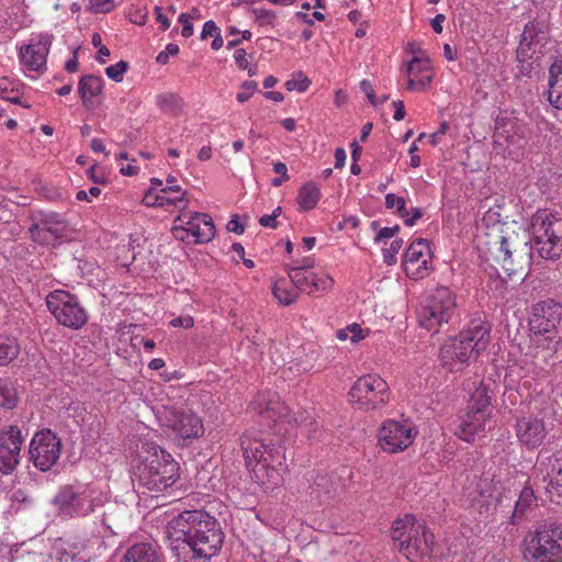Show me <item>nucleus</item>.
Instances as JSON below:
<instances>
[{"instance_id": "680f3d73", "label": "nucleus", "mask_w": 562, "mask_h": 562, "mask_svg": "<svg viewBox=\"0 0 562 562\" xmlns=\"http://www.w3.org/2000/svg\"><path fill=\"white\" fill-rule=\"evenodd\" d=\"M348 329H349V333H351L350 340L352 342H358V341L362 340L369 331L367 329L364 333V330L361 328V326L359 324H352V325L348 326Z\"/></svg>"}, {"instance_id": "473e14b6", "label": "nucleus", "mask_w": 562, "mask_h": 562, "mask_svg": "<svg viewBox=\"0 0 562 562\" xmlns=\"http://www.w3.org/2000/svg\"><path fill=\"white\" fill-rule=\"evenodd\" d=\"M18 339L12 336L0 335V366L12 362L20 353Z\"/></svg>"}, {"instance_id": "bb28decb", "label": "nucleus", "mask_w": 562, "mask_h": 562, "mask_svg": "<svg viewBox=\"0 0 562 562\" xmlns=\"http://www.w3.org/2000/svg\"><path fill=\"white\" fill-rule=\"evenodd\" d=\"M272 397L266 398L263 395H260L256 402L254 403V409L269 419H273L277 422L279 418L285 416V412H288V407L280 403L278 398Z\"/></svg>"}, {"instance_id": "a878e982", "label": "nucleus", "mask_w": 562, "mask_h": 562, "mask_svg": "<svg viewBox=\"0 0 562 562\" xmlns=\"http://www.w3.org/2000/svg\"><path fill=\"white\" fill-rule=\"evenodd\" d=\"M549 74L548 99L554 108L562 109V60L554 61Z\"/></svg>"}, {"instance_id": "4c0bfd02", "label": "nucleus", "mask_w": 562, "mask_h": 562, "mask_svg": "<svg viewBox=\"0 0 562 562\" xmlns=\"http://www.w3.org/2000/svg\"><path fill=\"white\" fill-rule=\"evenodd\" d=\"M157 105L165 112L178 114L182 110V100L178 94L167 92L157 97Z\"/></svg>"}, {"instance_id": "4468645a", "label": "nucleus", "mask_w": 562, "mask_h": 562, "mask_svg": "<svg viewBox=\"0 0 562 562\" xmlns=\"http://www.w3.org/2000/svg\"><path fill=\"white\" fill-rule=\"evenodd\" d=\"M67 221L56 212L43 215L29 228L31 239L38 245H55L67 236Z\"/></svg>"}, {"instance_id": "6e6552de", "label": "nucleus", "mask_w": 562, "mask_h": 562, "mask_svg": "<svg viewBox=\"0 0 562 562\" xmlns=\"http://www.w3.org/2000/svg\"><path fill=\"white\" fill-rule=\"evenodd\" d=\"M391 537L395 547L411 561H417L430 554L427 531L422 525L415 524V517L412 515H406L393 522Z\"/></svg>"}, {"instance_id": "603ef678", "label": "nucleus", "mask_w": 562, "mask_h": 562, "mask_svg": "<svg viewBox=\"0 0 562 562\" xmlns=\"http://www.w3.org/2000/svg\"><path fill=\"white\" fill-rule=\"evenodd\" d=\"M252 12L256 15L257 21H259L261 25L268 24L273 26V21L276 19V13L273 11L265 9H254Z\"/></svg>"}, {"instance_id": "a19ab883", "label": "nucleus", "mask_w": 562, "mask_h": 562, "mask_svg": "<svg viewBox=\"0 0 562 562\" xmlns=\"http://www.w3.org/2000/svg\"><path fill=\"white\" fill-rule=\"evenodd\" d=\"M288 274L293 285L300 291H308L311 289V279L305 271L294 268H288Z\"/></svg>"}, {"instance_id": "4be33fe9", "label": "nucleus", "mask_w": 562, "mask_h": 562, "mask_svg": "<svg viewBox=\"0 0 562 562\" xmlns=\"http://www.w3.org/2000/svg\"><path fill=\"white\" fill-rule=\"evenodd\" d=\"M488 416L490 413L476 412L475 409L469 408L465 418L459 425V429L456 434L464 441L470 442L474 440L475 434L483 429Z\"/></svg>"}, {"instance_id": "c756f323", "label": "nucleus", "mask_w": 562, "mask_h": 562, "mask_svg": "<svg viewBox=\"0 0 562 562\" xmlns=\"http://www.w3.org/2000/svg\"><path fill=\"white\" fill-rule=\"evenodd\" d=\"M103 88V82L100 77L94 75H86L81 77L78 83V91L82 99L83 105H87L88 98L97 97L101 93Z\"/></svg>"}, {"instance_id": "bf43d9fd", "label": "nucleus", "mask_w": 562, "mask_h": 562, "mask_svg": "<svg viewBox=\"0 0 562 562\" xmlns=\"http://www.w3.org/2000/svg\"><path fill=\"white\" fill-rule=\"evenodd\" d=\"M294 422L301 427H312L316 422L315 419L308 415L306 412H297L294 416Z\"/></svg>"}, {"instance_id": "412c9836", "label": "nucleus", "mask_w": 562, "mask_h": 562, "mask_svg": "<svg viewBox=\"0 0 562 562\" xmlns=\"http://www.w3.org/2000/svg\"><path fill=\"white\" fill-rule=\"evenodd\" d=\"M50 41L42 37L35 44L24 45L20 49V58L30 70H40L46 63Z\"/></svg>"}, {"instance_id": "20e7f679", "label": "nucleus", "mask_w": 562, "mask_h": 562, "mask_svg": "<svg viewBox=\"0 0 562 562\" xmlns=\"http://www.w3.org/2000/svg\"><path fill=\"white\" fill-rule=\"evenodd\" d=\"M532 248L525 233L519 236L512 232L499 236L490 250L506 277L521 279L530 266Z\"/></svg>"}, {"instance_id": "2f4dec72", "label": "nucleus", "mask_w": 562, "mask_h": 562, "mask_svg": "<svg viewBox=\"0 0 562 562\" xmlns=\"http://www.w3.org/2000/svg\"><path fill=\"white\" fill-rule=\"evenodd\" d=\"M536 497L531 487H524L520 491L519 498L515 503V509L510 517L512 524L516 525L522 519L527 509L535 503Z\"/></svg>"}, {"instance_id": "f704fd0d", "label": "nucleus", "mask_w": 562, "mask_h": 562, "mask_svg": "<svg viewBox=\"0 0 562 562\" xmlns=\"http://www.w3.org/2000/svg\"><path fill=\"white\" fill-rule=\"evenodd\" d=\"M24 438L18 426L10 425L0 430V445L4 448L21 451Z\"/></svg>"}, {"instance_id": "774afa93", "label": "nucleus", "mask_w": 562, "mask_h": 562, "mask_svg": "<svg viewBox=\"0 0 562 562\" xmlns=\"http://www.w3.org/2000/svg\"><path fill=\"white\" fill-rule=\"evenodd\" d=\"M246 50L244 48H238L235 50L234 53V58H235V61L237 64V66L240 68V69H246L248 68V61L246 59Z\"/></svg>"}, {"instance_id": "b1692460", "label": "nucleus", "mask_w": 562, "mask_h": 562, "mask_svg": "<svg viewBox=\"0 0 562 562\" xmlns=\"http://www.w3.org/2000/svg\"><path fill=\"white\" fill-rule=\"evenodd\" d=\"M120 562H162V560L151 544L140 542L130 547Z\"/></svg>"}, {"instance_id": "052dcab7", "label": "nucleus", "mask_w": 562, "mask_h": 562, "mask_svg": "<svg viewBox=\"0 0 562 562\" xmlns=\"http://www.w3.org/2000/svg\"><path fill=\"white\" fill-rule=\"evenodd\" d=\"M170 325L172 327L191 328L194 325V319L190 315H183L171 319Z\"/></svg>"}, {"instance_id": "2eb2a0df", "label": "nucleus", "mask_w": 562, "mask_h": 562, "mask_svg": "<svg viewBox=\"0 0 562 562\" xmlns=\"http://www.w3.org/2000/svg\"><path fill=\"white\" fill-rule=\"evenodd\" d=\"M549 40V25L543 20H533L525 25L516 55L524 58H538L544 54Z\"/></svg>"}, {"instance_id": "79ce46f5", "label": "nucleus", "mask_w": 562, "mask_h": 562, "mask_svg": "<svg viewBox=\"0 0 562 562\" xmlns=\"http://www.w3.org/2000/svg\"><path fill=\"white\" fill-rule=\"evenodd\" d=\"M284 459L285 452L281 446L265 445V454L262 459L265 460V463L268 462L270 464L281 465Z\"/></svg>"}, {"instance_id": "de8ad7c7", "label": "nucleus", "mask_w": 562, "mask_h": 562, "mask_svg": "<svg viewBox=\"0 0 562 562\" xmlns=\"http://www.w3.org/2000/svg\"><path fill=\"white\" fill-rule=\"evenodd\" d=\"M128 64L124 60H120L115 65H111L105 69V74L109 78L114 80L115 82H121L123 80V75L127 71Z\"/></svg>"}, {"instance_id": "0e129e2a", "label": "nucleus", "mask_w": 562, "mask_h": 562, "mask_svg": "<svg viewBox=\"0 0 562 562\" xmlns=\"http://www.w3.org/2000/svg\"><path fill=\"white\" fill-rule=\"evenodd\" d=\"M178 21L183 24L182 27V36L190 37L193 34V25L189 22V16L187 13H181L178 18Z\"/></svg>"}, {"instance_id": "dca6fc26", "label": "nucleus", "mask_w": 562, "mask_h": 562, "mask_svg": "<svg viewBox=\"0 0 562 562\" xmlns=\"http://www.w3.org/2000/svg\"><path fill=\"white\" fill-rule=\"evenodd\" d=\"M413 428L395 420H386L379 430V442L384 451L395 453L412 445Z\"/></svg>"}, {"instance_id": "393cba45", "label": "nucleus", "mask_w": 562, "mask_h": 562, "mask_svg": "<svg viewBox=\"0 0 562 562\" xmlns=\"http://www.w3.org/2000/svg\"><path fill=\"white\" fill-rule=\"evenodd\" d=\"M250 472L252 473L254 480L267 488L276 486L281 482L279 470L274 464L265 463V460L255 463Z\"/></svg>"}, {"instance_id": "7c9ffc66", "label": "nucleus", "mask_w": 562, "mask_h": 562, "mask_svg": "<svg viewBox=\"0 0 562 562\" xmlns=\"http://www.w3.org/2000/svg\"><path fill=\"white\" fill-rule=\"evenodd\" d=\"M321 198L319 188L314 182L304 183L297 195V203L304 211L313 210Z\"/></svg>"}, {"instance_id": "39448f33", "label": "nucleus", "mask_w": 562, "mask_h": 562, "mask_svg": "<svg viewBox=\"0 0 562 562\" xmlns=\"http://www.w3.org/2000/svg\"><path fill=\"white\" fill-rule=\"evenodd\" d=\"M148 457L143 467H138V481L151 492H162L179 479V464L161 447L146 443Z\"/></svg>"}, {"instance_id": "a211bd4d", "label": "nucleus", "mask_w": 562, "mask_h": 562, "mask_svg": "<svg viewBox=\"0 0 562 562\" xmlns=\"http://www.w3.org/2000/svg\"><path fill=\"white\" fill-rule=\"evenodd\" d=\"M430 249L427 241L419 238L413 241L404 254L403 266L408 278L418 280L428 271Z\"/></svg>"}, {"instance_id": "49530a36", "label": "nucleus", "mask_w": 562, "mask_h": 562, "mask_svg": "<svg viewBox=\"0 0 562 562\" xmlns=\"http://www.w3.org/2000/svg\"><path fill=\"white\" fill-rule=\"evenodd\" d=\"M404 241L402 238L394 239L389 248H383V259L387 266L396 262V254L402 249Z\"/></svg>"}, {"instance_id": "cd10ccee", "label": "nucleus", "mask_w": 562, "mask_h": 562, "mask_svg": "<svg viewBox=\"0 0 562 562\" xmlns=\"http://www.w3.org/2000/svg\"><path fill=\"white\" fill-rule=\"evenodd\" d=\"M53 504L58 508L59 515L72 516L79 506V496L71 486H64L54 497Z\"/></svg>"}, {"instance_id": "37998d69", "label": "nucleus", "mask_w": 562, "mask_h": 562, "mask_svg": "<svg viewBox=\"0 0 562 562\" xmlns=\"http://www.w3.org/2000/svg\"><path fill=\"white\" fill-rule=\"evenodd\" d=\"M55 555L59 562H86V559L80 557V552L77 551V547L70 549L56 547Z\"/></svg>"}, {"instance_id": "9d476101", "label": "nucleus", "mask_w": 562, "mask_h": 562, "mask_svg": "<svg viewBox=\"0 0 562 562\" xmlns=\"http://www.w3.org/2000/svg\"><path fill=\"white\" fill-rule=\"evenodd\" d=\"M46 305L56 321L65 327L80 329L88 322V313L79 299L67 291L50 292L46 297Z\"/></svg>"}, {"instance_id": "6e6d98bb", "label": "nucleus", "mask_w": 562, "mask_h": 562, "mask_svg": "<svg viewBox=\"0 0 562 562\" xmlns=\"http://www.w3.org/2000/svg\"><path fill=\"white\" fill-rule=\"evenodd\" d=\"M552 476V480H559V476L562 477V452H558L554 454V460L551 463V470L548 473Z\"/></svg>"}, {"instance_id": "09e8293b", "label": "nucleus", "mask_w": 562, "mask_h": 562, "mask_svg": "<svg viewBox=\"0 0 562 562\" xmlns=\"http://www.w3.org/2000/svg\"><path fill=\"white\" fill-rule=\"evenodd\" d=\"M429 59L428 58H420V57H414L406 67V72L408 76L417 75V72H423L428 70L429 68Z\"/></svg>"}, {"instance_id": "ea45409f", "label": "nucleus", "mask_w": 562, "mask_h": 562, "mask_svg": "<svg viewBox=\"0 0 562 562\" xmlns=\"http://www.w3.org/2000/svg\"><path fill=\"white\" fill-rule=\"evenodd\" d=\"M184 194L186 192H183L181 194V196L179 198H176V199H170L166 195H155L154 198V201H149V198H151V189H149L144 199H143V203L146 205V206H165V205H175L177 206V203L178 202H182L184 200Z\"/></svg>"}, {"instance_id": "13d9d810", "label": "nucleus", "mask_w": 562, "mask_h": 562, "mask_svg": "<svg viewBox=\"0 0 562 562\" xmlns=\"http://www.w3.org/2000/svg\"><path fill=\"white\" fill-rule=\"evenodd\" d=\"M532 58H521V57H518L517 56V61H518V74L520 76H526V77H530L531 72H532V61H530Z\"/></svg>"}, {"instance_id": "69168bd1", "label": "nucleus", "mask_w": 562, "mask_h": 562, "mask_svg": "<svg viewBox=\"0 0 562 562\" xmlns=\"http://www.w3.org/2000/svg\"><path fill=\"white\" fill-rule=\"evenodd\" d=\"M216 33H221L220 29L216 26V24L213 21H207L203 25V30L201 33V38L205 40L209 36H215Z\"/></svg>"}, {"instance_id": "c85d7f7f", "label": "nucleus", "mask_w": 562, "mask_h": 562, "mask_svg": "<svg viewBox=\"0 0 562 562\" xmlns=\"http://www.w3.org/2000/svg\"><path fill=\"white\" fill-rule=\"evenodd\" d=\"M241 449L247 469L250 471L255 463L260 462L265 454V443L256 439H241Z\"/></svg>"}, {"instance_id": "864d4df0", "label": "nucleus", "mask_w": 562, "mask_h": 562, "mask_svg": "<svg viewBox=\"0 0 562 562\" xmlns=\"http://www.w3.org/2000/svg\"><path fill=\"white\" fill-rule=\"evenodd\" d=\"M179 53V46L173 43H169L166 49L160 52L156 57V61L160 65L168 64L169 56H176Z\"/></svg>"}, {"instance_id": "1a4fd4ad", "label": "nucleus", "mask_w": 562, "mask_h": 562, "mask_svg": "<svg viewBox=\"0 0 562 562\" xmlns=\"http://www.w3.org/2000/svg\"><path fill=\"white\" fill-rule=\"evenodd\" d=\"M456 297L446 286L434 290L427 304L420 310L418 319L428 331L438 333L442 324H447L454 314Z\"/></svg>"}, {"instance_id": "3c124183", "label": "nucleus", "mask_w": 562, "mask_h": 562, "mask_svg": "<svg viewBox=\"0 0 562 562\" xmlns=\"http://www.w3.org/2000/svg\"><path fill=\"white\" fill-rule=\"evenodd\" d=\"M251 345L256 347L260 355L263 353V350L267 346H271L272 340L267 339L263 333H260L258 329L255 330V334L249 338Z\"/></svg>"}, {"instance_id": "6ab92c4d", "label": "nucleus", "mask_w": 562, "mask_h": 562, "mask_svg": "<svg viewBox=\"0 0 562 562\" xmlns=\"http://www.w3.org/2000/svg\"><path fill=\"white\" fill-rule=\"evenodd\" d=\"M176 222L188 226L193 244L209 243L215 236V225L206 213L182 212Z\"/></svg>"}, {"instance_id": "5fc2aeb1", "label": "nucleus", "mask_w": 562, "mask_h": 562, "mask_svg": "<svg viewBox=\"0 0 562 562\" xmlns=\"http://www.w3.org/2000/svg\"><path fill=\"white\" fill-rule=\"evenodd\" d=\"M172 234L178 240L191 243V234L189 233L188 226L179 223L172 227Z\"/></svg>"}, {"instance_id": "ddd939ff", "label": "nucleus", "mask_w": 562, "mask_h": 562, "mask_svg": "<svg viewBox=\"0 0 562 562\" xmlns=\"http://www.w3.org/2000/svg\"><path fill=\"white\" fill-rule=\"evenodd\" d=\"M61 452V440L50 429H42L33 436L29 447V459L42 472L50 470Z\"/></svg>"}, {"instance_id": "a18cd8bd", "label": "nucleus", "mask_w": 562, "mask_h": 562, "mask_svg": "<svg viewBox=\"0 0 562 562\" xmlns=\"http://www.w3.org/2000/svg\"><path fill=\"white\" fill-rule=\"evenodd\" d=\"M311 289L307 291L308 294H313L316 291H329L334 285V279L329 276L318 278L312 273Z\"/></svg>"}, {"instance_id": "58836bf2", "label": "nucleus", "mask_w": 562, "mask_h": 562, "mask_svg": "<svg viewBox=\"0 0 562 562\" xmlns=\"http://www.w3.org/2000/svg\"><path fill=\"white\" fill-rule=\"evenodd\" d=\"M283 280L278 281L274 283L272 292L276 299L282 304V305H291L294 303L297 299V292L293 289H285L282 288Z\"/></svg>"}, {"instance_id": "e433bc0d", "label": "nucleus", "mask_w": 562, "mask_h": 562, "mask_svg": "<svg viewBox=\"0 0 562 562\" xmlns=\"http://www.w3.org/2000/svg\"><path fill=\"white\" fill-rule=\"evenodd\" d=\"M19 397L13 384L4 379H0V406L5 409H12L16 406Z\"/></svg>"}, {"instance_id": "338daca9", "label": "nucleus", "mask_w": 562, "mask_h": 562, "mask_svg": "<svg viewBox=\"0 0 562 562\" xmlns=\"http://www.w3.org/2000/svg\"><path fill=\"white\" fill-rule=\"evenodd\" d=\"M97 12H109L112 10V0H90Z\"/></svg>"}, {"instance_id": "9b49d317", "label": "nucleus", "mask_w": 562, "mask_h": 562, "mask_svg": "<svg viewBox=\"0 0 562 562\" xmlns=\"http://www.w3.org/2000/svg\"><path fill=\"white\" fill-rule=\"evenodd\" d=\"M156 415L162 427L169 428L181 439H196L204 434L202 419L191 412L175 405H162Z\"/></svg>"}, {"instance_id": "423d86ee", "label": "nucleus", "mask_w": 562, "mask_h": 562, "mask_svg": "<svg viewBox=\"0 0 562 562\" xmlns=\"http://www.w3.org/2000/svg\"><path fill=\"white\" fill-rule=\"evenodd\" d=\"M524 559L527 562H562V522L541 521L526 538Z\"/></svg>"}, {"instance_id": "f03ea898", "label": "nucleus", "mask_w": 562, "mask_h": 562, "mask_svg": "<svg viewBox=\"0 0 562 562\" xmlns=\"http://www.w3.org/2000/svg\"><path fill=\"white\" fill-rule=\"evenodd\" d=\"M529 327L533 342L557 353L562 348V304L553 299L531 306Z\"/></svg>"}, {"instance_id": "c03bdc74", "label": "nucleus", "mask_w": 562, "mask_h": 562, "mask_svg": "<svg viewBox=\"0 0 562 562\" xmlns=\"http://www.w3.org/2000/svg\"><path fill=\"white\" fill-rule=\"evenodd\" d=\"M10 86L11 82L7 78L0 79L1 98L13 104H21L22 102L19 95V89Z\"/></svg>"}, {"instance_id": "aec40b11", "label": "nucleus", "mask_w": 562, "mask_h": 562, "mask_svg": "<svg viewBox=\"0 0 562 562\" xmlns=\"http://www.w3.org/2000/svg\"><path fill=\"white\" fill-rule=\"evenodd\" d=\"M342 493L340 477L337 475H318L310 487V497L319 505H330Z\"/></svg>"}, {"instance_id": "4d7b16f0", "label": "nucleus", "mask_w": 562, "mask_h": 562, "mask_svg": "<svg viewBox=\"0 0 562 562\" xmlns=\"http://www.w3.org/2000/svg\"><path fill=\"white\" fill-rule=\"evenodd\" d=\"M400 232V226L395 225L393 227H384L379 231L378 235L374 237L375 243H381L384 239H389L394 237Z\"/></svg>"}, {"instance_id": "c9c22d12", "label": "nucleus", "mask_w": 562, "mask_h": 562, "mask_svg": "<svg viewBox=\"0 0 562 562\" xmlns=\"http://www.w3.org/2000/svg\"><path fill=\"white\" fill-rule=\"evenodd\" d=\"M21 451L4 448L0 445V473L11 474L20 462Z\"/></svg>"}, {"instance_id": "f8f14e48", "label": "nucleus", "mask_w": 562, "mask_h": 562, "mask_svg": "<svg viewBox=\"0 0 562 562\" xmlns=\"http://www.w3.org/2000/svg\"><path fill=\"white\" fill-rule=\"evenodd\" d=\"M349 398L362 409H376L389 402V385L378 375L359 378L349 391Z\"/></svg>"}, {"instance_id": "e2e57ef3", "label": "nucleus", "mask_w": 562, "mask_h": 562, "mask_svg": "<svg viewBox=\"0 0 562 562\" xmlns=\"http://www.w3.org/2000/svg\"><path fill=\"white\" fill-rule=\"evenodd\" d=\"M360 88L361 90L366 93L369 102L372 104V105H376V98H375V92L373 90V87L371 85V82L369 80H362L360 82Z\"/></svg>"}, {"instance_id": "7ed1b4c3", "label": "nucleus", "mask_w": 562, "mask_h": 562, "mask_svg": "<svg viewBox=\"0 0 562 562\" xmlns=\"http://www.w3.org/2000/svg\"><path fill=\"white\" fill-rule=\"evenodd\" d=\"M491 327L483 322L472 323L468 329L450 338L440 348V359L445 364L468 363L477 358L490 344Z\"/></svg>"}, {"instance_id": "8fccbe9b", "label": "nucleus", "mask_w": 562, "mask_h": 562, "mask_svg": "<svg viewBox=\"0 0 562 562\" xmlns=\"http://www.w3.org/2000/svg\"><path fill=\"white\" fill-rule=\"evenodd\" d=\"M297 76L301 78V80L292 78L285 82L284 86L288 91L296 90L299 92H304L310 87L311 80L307 77H303L302 72H299Z\"/></svg>"}, {"instance_id": "5701e85b", "label": "nucleus", "mask_w": 562, "mask_h": 562, "mask_svg": "<svg viewBox=\"0 0 562 562\" xmlns=\"http://www.w3.org/2000/svg\"><path fill=\"white\" fill-rule=\"evenodd\" d=\"M495 381L492 379L482 380L480 385L471 394L469 408L476 412L491 413L492 400L495 396Z\"/></svg>"}, {"instance_id": "f257e3e1", "label": "nucleus", "mask_w": 562, "mask_h": 562, "mask_svg": "<svg viewBox=\"0 0 562 562\" xmlns=\"http://www.w3.org/2000/svg\"><path fill=\"white\" fill-rule=\"evenodd\" d=\"M170 539L182 541L194 558L210 560L224 542L225 535L220 521L202 509H187L172 517L167 525Z\"/></svg>"}, {"instance_id": "0eeeda50", "label": "nucleus", "mask_w": 562, "mask_h": 562, "mask_svg": "<svg viewBox=\"0 0 562 562\" xmlns=\"http://www.w3.org/2000/svg\"><path fill=\"white\" fill-rule=\"evenodd\" d=\"M535 247L543 259L557 260L562 255V215L539 210L531 217Z\"/></svg>"}, {"instance_id": "72a5a7b5", "label": "nucleus", "mask_w": 562, "mask_h": 562, "mask_svg": "<svg viewBox=\"0 0 562 562\" xmlns=\"http://www.w3.org/2000/svg\"><path fill=\"white\" fill-rule=\"evenodd\" d=\"M475 492L483 499V505L490 506L492 501L494 499L496 503L499 502V493L494 484L493 479L485 476L481 477L475 487Z\"/></svg>"}, {"instance_id": "f3484780", "label": "nucleus", "mask_w": 562, "mask_h": 562, "mask_svg": "<svg viewBox=\"0 0 562 562\" xmlns=\"http://www.w3.org/2000/svg\"><path fill=\"white\" fill-rule=\"evenodd\" d=\"M515 434L521 446L536 449L543 443L548 432L542 418L521 415L516 417Z\"/></svg>"}]
</instances>
